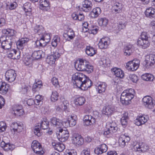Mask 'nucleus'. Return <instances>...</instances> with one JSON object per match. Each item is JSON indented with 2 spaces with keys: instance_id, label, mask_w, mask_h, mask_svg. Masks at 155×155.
Masks as SVG:
<instances>
[{
  "instance_id": "c85d7f7f",
  "label": "nucleus",
  "mask_w": 155,
  "mask_h": 155,
  "mask_svg": "<svg viewBox=\"0 0 155 155\" xmlns=\"http://www.w3.org/2000/svg\"><path fill=\"white\" fill-rule=\"evenodd\" d=\"M52 145L55 150L60 152L62 151L65 148L63 143L56 141L53 142L52 143Z\"/></svg>"
},
{
  "instance_id": "680f3d73",
  "label": "nucleus",
  "mask_w": 155,
  "mask_h": 155,
  "mask_svg": "<svg viewBox=\"0 0 155 155\" xmlns=\"http://www.w3.org/2000/svg\"><path fill=\"white\" fill-rule=\"evenodd\" d=\"M51 82L53 85L55 87H58L59 86V82L57 78L53 77L51 79Z\"/></svg>"
},
{
  "instance_id": "4d7b16f0",
  "label": "nucleus",
  "mask_w": 155,
  "mask_h": 155,
  "mask_svg": "<svg viewBox=\"0 0 155 155\" xmlns=\"http://www.w3.org/2000/svg\"><path fill=\"white\" fill-rule=\"evenodd\" d=\"M34 31L35 32L38 33L39 35L41 34L44 32V28L42 26L37 25L35 27Z\"/></svg>"
},
{
  "instance_id": "5701e85b",
  "label": "nucleus",
  "mask_w": 155,
  "mask_h": 155,
  "mask_svg": "<svg viewBox=\"0 0 155 155\" xmlns=\"http://www.w3.org/2000/svg\"><path fill=\"white\" fill-rule=\"evenodd\" d=\"M81 85V87H78L83 90H86L90 88L92 85V81L89 78H87L84 81H83Z\"/></svg>"
},
{
  "instance_id": "f03ea898",
  "label": "nucleus",
  "mask_w": 155,
  "mask_h": 155,
  "mask_svg": "<svg viewBox=\"0 0 155 155\" xmlns=\"http://www.w3.org/2000/svg\"><path fill=\"white\" fill-rule=\"evenodd\" d=\"M149 37L146 32H142L140 38H139L137 41V45L143 48H147L150 45L148 41Z\"/></svg>"
},
{
  "instance_id": "412c9836",
  "label": "nucleus",
  "mask_w": 155,
  "mask_h": 155,
  "mask_svg": "<svg viewBox=\"0 0 155 155\" xmlns=\"http://www.w3.org/2000/svg\"><path fill=\"white\" fill-rule=\"evenodd\" d=\"M145 61L147 65L152 66L155 64V55L150 54L145 56Z\"/></svg>"
},
{
  "instance_id": "6e6552de",
  "label": "nucleus",
  "mask_w": 155,
  "mask_h": 155,
  "mask_svg": "<svg viewBox=\"0 0 155 155\" xmlns=\"http://www.w3.org/2000/svg\"><path fill=\"white\" fill-rule=\"evenodd\" d=\"M140 65V61L136 59L128 62L126 64L127 68V69L131 71H136L139 68Z\"/></svg>"
},
{
  "instance_id": "3c124183",
  "label": "nucleus",
  "mask_w": 155,
  "mask_h": 155,
  "mask_svg": "<svg viewBox=\"0 0 155 155\" xmlns=\"http://www.w3.org/2000/svg\"><path fill=\"white\" fill-rule=\"evenodd\" d=\"M17 6V4L16 2L13 3L8 2L6 3V9L13 10Z\"/></svg>"
},
{
  "instance_id": "9b49d317",
  "label": "nucleus",
  "mask_w": 155,
  "mask_h": 155,
  "mask_svg": "<svg viewBox=\"0 0 155 155\" xmlns=\"http://www.w3.org/2000/svg\"><path fill=\"white\" fill-rule=\"evenodd\" d=\"M16 76L15 71L12 69L8 70L5 74L6 80L10 82L14 81L15 79Z\"/></svg>"
},
{
  "instance_id": "f8f14e48",
  "label": "nucleus",
  "mask_w": 155,
  "mask_h": 155,
  "mask_svg": "<svg viewBox=\"0 0 155 155\" xmlns=\"http://www.w3.org/2000/svg\"><path fill=\"white\" fill-rule=\"evenodd\" d=\"M60 56V54L58 51L54 52L53 54L47 56L46 59L47 62L50 64H54L56 61Z\"/></svg>"
},
{
  "instance_id": "f704fd0d",
  "label": "nucleus",
  "mask_w": 155,
  "mask_h": 155,
  "mask_svg": "<svg viewBox=\"0 0 155 155\" xmlns=\"http://www.w3.org/2000/svg\"><path fill=\"white\" fill-rule=\"evenodd\" d=\"M130 140V138L129 137L124 135H122L119 140L120 146L122 147H124L126 143L128 142Z\"/></svg>"
},
{
  "instance_id": "bb28decb",
  "label": "nucleus",
  "mask_w": 155,
  "mask_h": 155,
  "mask_svg": "<svg viewBox=\"0 0 155 155\" xmlns=\"http://www.w3.org/2000/svg\"><path fill=\"white\" fill-rule=\"evenodd\" d=\"M86 60L83 59L79 60V62H77L75 65V68L78 71H84L85 67L84 64H85Z\"/></svg>"
},
{
  "instance_id": "b1692460",
  "label": "nucleus",
  "mask_w": 155,
  "mask_h": 155,
  "mask_svg": "<svg viewBox=\"0 0 155 155\" xmlns=\"http://www.w3.org/2000/svg\"><path fill=\"white\" fill-rule=\"evenodd\" d=\"M2 32L4 34L6 35H9L6 37H10L13 39V41H15V35L16 33V31L14 29L7 28V29H3L2 30Z\"/></svg>"
},
{
  "instance_id": "aec40b11",
  "label": "nucleus",
  "mask_w": 155,
  "mask_h": 155,
  "mask_svg": "<svg viewBox=\"0 0 155 155\" xmlns=\"http://www.w3.org/2000/svg\"><path fill=\"white\" fill-rule=\"evenodd\" d=\"M83 121L86 126L91 125L95 123V119L91 115H86L84 117Z\"/></svg>"
},
{
  "instance_id": "a18cd8bd",
  "label": "nucleus",
  "mask_w": 155,
  "mask_h": 155,
  "mask_svg": "<svg viewBox=\"0 0 155 155\" xmlns=\"http://www.w3.org/2000/svg\"><path fill=\"white\" fill-rule=\"evenodd\" d=\"M142 79L147 81H152L154 79L153 75L149 73H146L141 76Z\"/></svg>"
},
{
  "instance_id": "58836bf2",
  "label": "nucleus",
  "mask_w": 155,
  "mask_h": 155,
  "mask_svg": "<svg viewBox=\"0 0 155 155\" xmlns=\"http://www.w3.org/2000/svg\"><path fill=\"white\" fill-rule=\"evenodd\" d=\"M145 13L147 17L155 18V9L152 7L147 8Z\"/></svg>"
},
{
  "instance_id": "052dcab7",
  "label": "nucleus",
  "mask_w": 155,
  "mask_h": 155,
  "mask_svg": "<svg viewBox=\"0 0 155 155\" xmlns=\"http://www.w3.org/2000/svg\"><path fill=\"white\" fill-rule=\"evenodd\" d=\"M41 38L43 40L48 43L50 41L51 39L50 35L49 33H45L43 35Z\"/></svg>"
},
{
  "instance_id": "69168bd1",
  "label": "nucleus",
  "mask_w": 155,
  "mask_h": 155,
  "mask_svg": "<svg viewBox=\"0 0 155 155\" xmlns=\"http://www.w3.org/2000/svg\"><path fill=\"white\" fill-rule=\"evenodd\" d=\"M101 61L102 62V64L104 65L108 66L110 65V61L108 59H102Z\"/></svg>"
},
{
  "instance_id": "774afa93",
  "label": "nucleus",
  "mask_w": 155,
  "mask_h": 155,
  "mask_svg": "<svg viewBox=\"0 0 155 155\" xmlns=\"http://www.w3.org/2000/svg\"><path fill=\"white\" fill-rule=\"evenodd\" d=\"M81 155H90V149L87 148L84 149L82 151Z\"/></svg>"
},
{
  "instance_id": "0e129e2a",
  "label": "nucleus",
  "mask_w": 155,
  "mask_h": 155,
  "mask_svg": "<svg viewBox=\"0 0 155 155\" xmlns=\"http://www.w3.org/2000/svg\"><path fill=\"white\" fill-rule=\"evenodd\" d=\"M62 109L64 110H67L69 104L67 101H65L63 102V104L61 105Z\"/></svg>"
},
{
  "instance_id": "1a4fd4ad",
  "label": "nucleus",
  "mask_w": 155,
  "mask_h": 155,
  "mask_svg": "<svg viewBox=\"0 0 155 155\" xmlns=\"http://www.w3.org/2000/svg\"><path fill=\"white\" fill-rule=\"evenodd\" d=\"M31 148L34 152L39 155L43 154L44 152L40 143L36 140H34L31 144Z\"/></svg>"
},
{
  "instance_id": "8fccbe9b",
  "label": "nucleus",
  "mask_w": 155,
  "mask_h": 155,
  "mask_svg": "<svg viewBox=\"0 0 155 155\" xmlns=\"http://www.w3.org/2000/svg\"><path fill=\"white\" fill-rule=\"evenodd\" d=\"M28 90V87L25 84H23L21 85V87H20L19 89V92L21 94H26Z\"/></svg>"
},
{
  "instance_id": "c03bdc74",
  "label": "nucleus",
  "mask_w": 155,
  "mask_h": 155,
  "mask_svg": "<svg viewBox=\"0 0 155 155\" xmlns=\"http://www.w3.org/2000/svg\"><path fill=\"white\" fill-rule=\"evenodd\" d=\"M132 46L129 45L124 46V54L125 55L129 56L132 52Z\"/></svg>"
},
{
  "instance_id": "7c9ffc66",
  "label": "nucleus",
  "mask_w": 155,
  "mask_h": 155,
  "mask_svg": "<svg viewBox=\"0 0 155 155\" xmlns=\"http://www.w3.org/2000/svg\"><path fill=\"white\" fill-rule=\"evenodd\" d=\"M111 71L112 73L117 77L123 78L124 76V73L120 69L114 68H112Z\"/></svg>"
},
{
  "instance_id": "de8ad7c7",
  "label": "nucleus",
  "mask_w": 155,
  "mask_h": 155,
  "mask_svg": "<svg viewBox=\"0 0 155 155\" xmlns=\"http://www.w3.org/2000/svg\"><path fill=\"white\" fill-rule=\"evenodd\" d=\"M99 25L103 28L107 26L108 23V20L106 18H101L98 20Z\"/></svg>"
},
{
  "instance_id": "0eeeda50",
  "label": "nucleus",
  "mask_w": 155,
  "mask_h": 155,
  "mask_svg": "<svg viewBox=\"0 0 155 155\" xmlns=\"http://www.w3.org/2000/svg\"><path fill=\"white\" fill-rule=\"evenodd\" d=\"M142 101L145 107L149 109H152L155 105V101L150 96H145L143 98Z\"/></svg>"
},
{
  "instance_id": "864d4df0",
  "label": "nucleus",
  "mask_w": 155,
  "mask_h": 155,
  "mask_svg": "<svg viewBox=\"0 0 155 155\" xmlns=\"http://www.w3.org/2000/svg\"><path fill=\"white\" fill-rule=\"evenodd\" d=\"M31 4L29 2L25 3L23 5V9L25 12H31L32 7Z\"/></svg>"
},
{
  "instance_id": "c9c22d12",
  "label": "nucleus",
  "mask_w": 155,
  "mask_h": 155,
  "mask_svg": "<svg viewBox=\"0 0 155 155\" xmlns=\"http://www.w3.org/2000/svg\"><path fill=\"white\" fill-rule=\"evenodd\" d=\"M45 53L41 50L34 51L32 54L31 56L35 59H38L44 57Z\"/></svg>"
},
{
  "instance_id": "09e8293b",
  "label": "nucleus",
  "mask_w": 155,
  "mask_h": 155,
  "mask_svg": "<svg viewBox=\"0 0 155 155\" xmlns=\"http://www.w3.org/2000/svg\"><path fill=\"white\" fill-rule=\"evenodd\" d=\"M60 41V37L58 35L54 36L52 40L51 45L54 47H56Z\"/></svg>"
},
{
  "instance_id": "49530a36",
  "label": "nucleus",
  "mask_w": 155,
  "mask_h": 155,
  "mask_svg": "<svg viewBox=\"0 0 155 155\" xmlns=\"http://www.w3.org/2000/svg\"><path fill=\"white\" fill-rule=\"evenodd\" d=\"M128 119L127 114L126 113L124 114L123 116L120 119L121 123L124 127H126L127 126Z\"/></svg>"
},
{
  "instance_id": "e2e57ef3",
  "label": "nucleus",
  "mask_w": 155,
  "mask_h": 155,
  "mask_svg": "<svg viewBox=\"0 0 155 155\" xmlns=\"http://www.w3.org/2000/svg\"><path fill=\"white\" fill-rule=\"evenodd\" d=\"M7 127L6 124L4 122H0V132L5 131Z\"/></svg>"
},
{
  "instance_id": "f257e3e1",
  "label": "nucleus",
  "mask_w": 155,
  "mask_h": 155,
  "mask_svg": "<svg viewBox=\"0 0 155 155\" xmlns=\"http://www.w3.org/2000/svg\"><path fill=\"white\" fill-rule=\"evenodd\" d=\"M135 94L134 90L132 88L124 91L120 97L121 103L125 105H127L131 103V100L134 97Z\"/></svg>"
},
{
  "instance_id": "5fc2aeb1",
  "label": "nucleus",
  "mask_w": 155,
  "mask_h": 155,
  "mask_svg": "<svg viewBox=\"0 0 155 155\" xmlns=\"http://www.w3.org/2000/svg\"><path fill=\"white\" fill-rule=\"evenodd\" d=\"M43 99V97L41 95H38L36 96L34 100L35 102V104L36 105H39L40 104H42Z\"/></svg>"
},
{
  "instance_id": "20e7f679",
  "label": "nucleus",
  "mask_w": 155,
  "mask_h": 155,
  "mask_svg": "<svg viewBox=\"0 0 155 155\" xmlns=\"http://www.w3.org/2000/svg\"><path fill=\"white\" fill-rule=\"evenodd\" d=\"M14 41H13V39L10 37L2 36L0 38L2 48L5 50L10 49L12 43Z\"/></svg>"
},
{
  "instance_id": "a211bd4d",
  "label": "nucleus",
  "mask_w": 155,
  "mask_h": 155,
  "mask_svg": "<svg viewBox=\"0 0 155 155\" xmlns=\"http://www.w3.org/2000/svg\"><path fill=\"white\" fill-rule=\"evenodd\" d=\"M149 119L148 117L146 115L138 116L135 120V124L137 126H140L144 124Z\"/></svg>"
},
{
  "instance_id": "ddd939ff",
  "label": "nucleus",
  "mask_w": 155,
  "mask_h": 155,
  "mask_svg": "<svg viewBox=\"0 0 155 155\" xmlns=\"http://www.w3.org/2000/svg\"><path fill=\"white\" fill-rule=\"evenodd\" d=\"M51 120L53 126L56 129L57 131L59 129L64 127V121L62 122L61 120L56 117H53L51 119Z\"/></svg>"
},
{
  "instance_id": "a19ab883",
  "label": "nucleus",
  "mask_w": 155,
  "mask_h": 155,
  "mask_svg": "<svg viewBox=\"0 0 155 155\" xmlns=\"http://www.w3.org/2000/svg\"><path fill=\"white\" fill-rule=\"evenodd\" d=\"M122 7V4L118 2L114 3L112 6L113 9L115 11L116 13L121 12Z\"/></svg>"
},
{
  "instance_id": "79ce46f5",
  "label": "nucleus",
  "mask_w": 155,
  "mask_h": 155,
  "mask_svg": "<svg viewBox=\"0 0 155 155\" xmlns=\"http://www.w3.org/2000/svg\"><path fill=\"white\" fill-rule=\"evenodd\" d=\"M85 102V98L82 97H77L74 100V103L77 106L82 105L84 104Z\"/></svg>"
},
{
  "instance_id": "4c0bfd02",
  "label": "nucleus",
  "mask_w": 155,
  "mask_h": 155,
  "mask_svg": "<svg viewBox=\"0 0 155 155\" xmlns=\"http://www.w3.org/2000/svg\"><path fill=\"white\" fill-rule=\"evenodd\" d=\"M1 146L5 150H12L15 148V146L9 143H5L2 141L1 143Z\"/></svg>"
},
{
  "instance_id": "bf43d9fd",
  "label": "nucleus",
  "mask_w": 155,
  "mask_h": 155,
  "mask_svg": "<svg viewBox=\"0 0 155 155\" xmlns=\"http://www.w3.org/2000/svg\"><path fill=\"white\" fill-rule=\"evenodd\" d=\"M130 80L134 83H136L138 79L137 76L135 74H130L129 76Z\"/></svg>"
},
{
  "instance_id": "c756f323",
  "label": "nucleus",
  "mask_w": 155,
  "mask_h": 155,
  "mask_svg": "<svg viewBox=\"0 0 155 155\" xmlns=\"http://www.w3.org/2000/svg\"><path fill=\"white\" fill-rule=\"evenodd\" d=\"M107 150V147L106 145L102 144L99 147L96 148L94 150V152L95 154H98L106 152Z\"/></svg>"
},
{
  "instance_id": "e433bc0d",
  "label": "nucleus",
  "mask_w": 155,
  "mask_h": 155,
  "mask_svg": "<svg viewBox=\"0 0 155 155\" xmlns=\"http://www.w3.org/2000/svg\"><path fill=\"white\" fill-rule=\"evenodd\" d=\"M29 40L28 38H26L20 39L17 42L18 47L21 49L23 48L27 44Z\"/></svg>"
},
{
  "instance_id": "9d476101",
  "label": "nucleus",
  "mask_w": 155,
  "mask_h": 155,
  "mask_svg": "<svg viewBox=\"0 0 155 155\" xmlns=\"http://www.w3.org/2000/svg\"><path fill=\"white\" fill-rule=\"evenodd\" d=\"M57 132H59L57 137L59 141L62 142H64L68 139L69 135L68 130H63L62 128L59 129Z\"/></svg>"
},
{
  "instance_id": "4468645a",
  "label": "nucleus",
  "mask_w": 155,
  "mask_h": 155,
  "mask_svg": "<svg viewBox=\"0 0 155 155\" xmlns=\"http://www.w3.org/2000/svg\"><path fill=\"white\" fill-rule=\"evenodd\" d=\"M134 149L136 151L144 152L147 151L149 149V146L143 143H137L134 146Z\"/></svg>"
},
{
  "instance_id": "6e6d98bb",
  "label": "nucleus",
  "mask_w": 155,
  "mask_h": 155,
  "mask_svg": "<svg viewBox=\"0 0 155 155\" xmlns=\"http://www.w3.org/2000/svg\"><path fill=\"white\" fill-rule=\"evenodd\" d=\"M85 67L84 71H87L89 72H91L93 71V67L92 66L89 64V63L86 61L85 64H84Z\"/></svg>"
},
{
  "instance_id": "6ab92c4d",
  "label": "nucleus",
  "mask_w": 155,
  "mask_h": 155,
  "mask_svg": "<svg viewBox=\"0 0 155 155\" xmlns=\"http://www.w3.org/2000/svg\"><path fill=\"white\" fill-rule=\"evenodd\" d=\"M12 109L13 113L15 115L21 116L24 114V110L21 105H15L13 107Z\"/></svg>"
},
{
  "instance_id": "72a5a7b5",
  "label": "nucleus",
  "mask_w": 155,
  "mask_h": 155,
  "mask_svg": "<svg viewBox=\"0 0 155 155\" xmlns=\"http://www.w3.org/2000/svg\"><path fill=\"white\" fill-rule=\"evenodd\" d=\"M96 89L99 93L104 92L107 87V84L105 82H100L98 83L96 85Z\"/></svg>"
},
{
  "instance_id": "dca6fc26",
  "label": "nucleus",
  "mask_w": 155,
  "mask_h": 155,
  "mask_svg": "<svg viewBox=\"0 0 155 155\" xmlns=\"http://www.w3.org/2000/svg\"><path fill=\"white\" fill-rule=\"evenodd\" d=\"M110 43V38L108 37L101 39L98 43L99 48L101 49L107 48Z\"/></svg>"
},
{
  "instance_id": "cd10ccee",
  "label": "nucleus",
  "mask_w": 155,
  "mask_h": 155,
  "mask_svg": "<svg viewBox=\"0 0 155 155\" xmlns=\"http://www.w3.org/2000/svg\"><path fill=\"white\" fill-rule=\"evenodd\" d=\"M92 4L91 2L88 0H85L82 3V10L85 12H88L92 8Z\"/></svg>"
},
{
  "instance_id": "2f4dec72",
  "label": "nucleus",
  "mask_w": 155,
  "mask_h": 155,
  "mask_svg": "<svg viewBox=\"0 0 155 155\" xmlns=\"http://www.w3.org/2000/svg\"><path fill=\"white\" fill-rule=\"evenodd\" d=\"M40 8L44 11H48L50 9L49 2L46 0H40Z\"/></svg>"
},
{
  "instance_id": "423d86ee",
  "label": "nucleus",
  "mask_w": 155,
  "mask_h": 155,
  "mask_svg": "<svg viewBox=\"0 0 155 155\" xmlns=\"http://www.w3.org/2000/svg\"><path fill=\"white\" fill-rule=\"evenodd\" d=\"M117 130V125L115 122H108L104 132V134L107 135L116 132Z\"/></svg>"
},
{
  "instance_id": "37998d69",
  "label": "nucleus",
  "mask_w": 155,
  "mask_h": 155,
  "mask_svg": "<svg viewBox=\"0 0 155 155\" xmlns=\"http://www.w3.org/2000/svg\"><path fill=\"white\" fill-rule=\"evenodd\" d=\"M101 13V9L100 8L97 7L94 8L91 12L90 15L91 17L96 18Z\"/></svg>"
},
{
  "instance_id": "4be33fe9",
  "label": "nucleus",
  "mask_w": 155,
  "mask_h": 155,
  "mask_svg": "<svg viewBox=\"0 0 155 155\" xmlns=\"http://www.w3.org/2000/svg\"><path fill=\"white\" fill-rule=\"evenodd\" d=\"M115 110V107L113 105H108L104 107L102 113L103 114L108 116L112 114Z\"/></svg>"
},
{
  "instance_id": "473e14b6",
  "label": "nucleus",
  "mask_w": 155,
  "mask_h": 155,
  "mask_svg": "<svg viewBox=\"0 0 155 155\" xmlns=\"http://www.w3.org/2000/svg\"><path fill=\"white\" fill-rule=\"evenodd\" d=\"M74 36V31L72 29L70 28L68 29L67 32L65 33L63 35L64 37L68 41H70L73 38Z\"/></svg>"
},
{
  "instance_id": "39448f33",
  "label": "nucleus",
  "mask_w": 155,
  "mask_h": 155,
  "mask_svg": "<svg viewBox=\"0 0 155 155\" xmlns=\"http://www.w3.org/2000/svg\"><path fill=\"white\" fill-rule=\"evenodd\" d=\"M49 127V123L46 120H43L41 121L39 125L36 126L34 128L35 134L38 137L40 136L41 133L40 132V129H47Z\"/></svg>"
},
{
  "instance_id": "f3484780",
  "label": "nucleus",
  "mask_w": 155,
  "mask_h": 155,
  "mask_svg": "<svg viewBox=\"0 0 155 155\" xmlns=\"http://www.w3.org/2000/svg\"><path fill=\"white\" fill-rule=\"evenodd\" d=\"M72 143L76 146L81 145L84 143V139L80 135L77 134H74L72 139Z\"/></svg>"
},
{
  "instance_id": "13d9d810",
  "label": "nucleus",
  "mask_w": 155,
  "mask_h": 155,
  "mask_svg": "<svg viewBox=\"0 0 155 155\" xmlns=\"http://www.w3.org/2000/svg\"><path fill=\"white\" fill-rule=\"evenodd\" d=\"M13 52V59H18L20 58V53L19 51H17L15 49H13L12 50Z\"/></svg>"
},
{
  "instance_id": "393cba45",
  "label": "nucleus",
  "mask_w": 155,
  "mask_h": 155,
  "mask_svg": "<svg viewBox=\"0 0 155 155\" xmlns=\"http://www.w3.org/2000/svg\"><path fill=\"white\" fill-rule=\"evenodd\" d=\"M11 129L13 130L14 132H19L21 131L23 129V124L21 123L13 122L11 124Z\"/></svg>"
},
{
  "instance_id": "ea45409f",
  "label": "nucleus",
  "mask_w": 155,
  "mask_h": 155,
  "mask_svg": "<svg viewBox=\"0 0 155 155\" xmlns=\"http://www.w3.org/2000/svg\"><path fill=\"white\" fill-rule=\"evenodd\" d=\"M96 50L92 47L87 46L85 48L86 54L90 56H92L96 53Z\"/></svg>"
},
{
  "instance_id": "2eb2a0df",
  "label": "nucleus",
  "mask_w": 155,
  "mask_h": 155,
  "mask_svg": "<svg viewBox=\"0 0 155 155\" xmlns=\"http://www.w3.org/2000/svg\"><path fill=\"white\" fill-rule=\"evenodd\" d=\"M77 116L75 115L69 116L68 117V121H64V127L66 128L69 126H73L76 124Z\"/></svg>"
},
{
  "instance_id": "338daca9",
  "label": "nucleus",
  "mask_w": 155,
  "mask_h": 155,
  "mask_svg": "<svg viewBox=\"0 0 155 155\" xmlns=\"http://www.w3.org/2000/svg\"><path fill=\"white\" fill-rule=\"evenodd\" d=\"M65 155H77V153L74 150H71L66 151Z\"/></svg>"
},
{
  "instance_id": "a878e982",
  "label": "nucleus",
  "mask_w": 155,
  "mask_h": 155,
  "mask_svg": "<svg viewBox=\"0 0 155 155\" xmlns=\"http://www.w3.org/2000/svg\"><path fill=\"white\" fill-rule=\"evenodd\" d=\"M9 89V85L5 82L0 81V93L5 94Z\"/></svg>"
},
{
  "instance_id": "7ed1b4c3",
  "label": "nucleus",
  "mask_w": 155,
  "mask_h": 155,
  "mask_svg": "<svg viewBox=\"0 0 155 155\" xmlns=\"http://www.w3.org/2000/svg\"><path fill=\"white\" fill-rule=\"evenodd\" d=\"M86 79V76L81 72H77L72 76V80L73 84H76L77 87H81V85L83 81Z\"/></svg>"
},
{
  "instance_id": "603ef678",
  "label": "nucleus",
  "mask_w": 155,
  "mask_h": 155,
  "mask_svg": "<svg viewBox=\"0 0 155 155\" xmlns=\"http://www.w3.org/2000/svg\"><path fill=\"white\" fill-rule=\"evenodd\" d=\"M58 94L56 91H53L51 96V100L52 101L55 102L58 100Z\"/></svg>"
}]
</instances>
